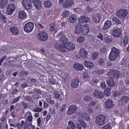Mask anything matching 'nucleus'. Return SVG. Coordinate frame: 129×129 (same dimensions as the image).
I'll return each instance as SVG.
<instances>
[{
	"label": "nucleus",
	"mask_w": 129,
	"mask_h": 129,
	"mask_svg": "<svg viewBox=\"0 0 129 129\" xmlns=\"http://www.w3.org/2000/svg\"><path fill=\"white\" fill-rule=\"evenodd\" d=\"M107 75L109 76V77H110V78L107 81V85H108V86H110L111 87H113V86L115 85L113 79L118 80L119 75H120V72L116 70L110 69L109 70Z\"/></svg>",
	"instance_id": "f257e3e1"
},
{
	"label": "nucleus",
	"mask_w": 129,
	"mask_h": 129,
	"mask_svg": "<svg viewBox=\"0 0 129 129\" xmlns=\"http://www.w3.org/2000/svg\"><path fill=\"white\" fill-rule=\"evenodd\" d=\"M117 57H119V49L115 47H112L109 55V59L110 61H115L117 59Z\"/></svg>",
	"instance_id": "f03ea898"
},
{
	"label": "nucleus",
	"mask_w": 129,
	"mask_h": 129,
	"mask_svg": "<svg viewBox=\"0 0 129 129\" xmlns=\"http://www.w3.org/2000/svg\"><path fill=\"white\" fill-rule=\"evenodd\" d=\"M106 120V117L104 115H99L96 117L95 122L97 125L102 126L105 124V121Z\"/></svg>",
	"instance_id": "7ed1b4c3"
},
{
	"label": "nucleus",
	"mask_w": 129,
	"mask_h": 129,
	"mask_svg": "<svg viewBox=\"0 0 129 129\" xmlns=\"http://www.w3.org/2000/svg\"><path fill=\"white\" fill-rule=\"evenodd\" d=\"M38 37L40 41L45 42V41H47V40H48V33L45 31H40L38 33Z\"/></svg>",
	"instance_id": "20e7f679"
},
{
	"label": "nucleus",
	"mask_w": 129,
	"mask_h": 129,
	"mask_svg": "<svg viewBox=\"0 0 129 129\" xmlns=\"http://www.w3.org/2000/svg\"><path fill=\"white\" fill-rule=\"evenodd\" d=\"M127 11L126 10H123L121 9L119 10L117 13L116 16L118 17V18H119L120 19H125V17L127 16Z\"/></svg>",
	"instance_id": "39448f33"
},
{
	"label": "nucleus",
	"mask_w": 129,
	"mask_h": 129,
	"mask_svg": "<svg viewBox=\"0 0 129 129\" xmlns=\"http://www.w3.org/2000/svg\"><path fill=\"white\" fill-rule=\"evenodd\" d=\"M34 29V23L32 22H28L24 26V31L26 33H31Z\"/></svg>",
	"instance_id": "423d86ee"
},
{
	"label": "nucleus",
	"mask_w": 129,
	"mask_h": 129,
	"mask_svg": "<svg viewBox=\"0 0 129 129\" xmlns=\"http://www.w3.org/2000/svg\"><path fill=\"white\" fill-rule=\"evenodd\" d=\"M22 4L26 10H31L33 7L31 0H22Z\"/></svg>",
	"instance_id": "0eeeda50"
},
{
	"label": "nucleus",
	"mask_w": 129,
	"mask_h": 129,
	"mask_svg": "<svg viewBox=\"0 0 129 129\" xmlns=\"http://www.w3.org/2000/svg\"><path fill=\"white\" fill-rule=\"evenodd\" d=\"M94 96L95 98L102 99V98H103L104 95L101 91L99 90H95L94 92Z\"/></svg>",
	"instance_id": "6e6552de"
},
{
	"label": "nucleus",
	"mask_w": 129,
	"mask_h": 129,
	"mask_svg": "<svg viewBox=\"0 0 129 129\" xmlns=\"http://www.w3.org/2000/svg\"><path fill=\"white\" fill-rule=\"evenodd\" d=\"M77 110V106L75 105H71L67 111V114H73L75 113V111Z\"/></svg>",
	"instance_id": "1a4fd4ad"
},
{
	"label": "nucleus",
	"mask_w": 129,
	"mask_h": 129,
	"mask_svg": "<svg viewBox=\"0 0 129 129\" xmlns=\"http://www.w3.org/2000/svg\"><path fill=\"white\" fill-rule=\"evenodd\" d=\"M16 10V6L15 4H11L9 5L7 7L8 15H12L14 12Z\"/></svg>",
	"instance_id": "9d476101"
},
{
	"label": "nucleus",
	"mask_w": 129,
	"mask_h": 129,
	"mask_svg": "<svg viewBox=\"0 0 129 129\" xmlns=\"http://www.w3.org/2000/svg\"><path fill=\"white\" fill-rule=\"evenodd\" d=\"M79 122H80V123H77V129H82V127H83L84 128H86V127H87V125L85 123V122L83 121V120L80 119H79Z\"/></svg>",
	"instance_id": "9b49d317"
},
{
	"label": "nucleus",
	"mask_w": 129,
	"mask_h": 129,
	"mask_svg": "<svg viewBox=\"0 0 129 129\" xmlns=\"http://www.w3.org/2000/svg\"><path fill=\"white\" fill-rule=\"evenodd\" d=\"M79 82H80V81L78 78L74 79L71 82V87L72 88H77L78 85H79Z\"/></svg>",
	"instance_id": "f8f14e48"
},
{
	"label": "nucleus",
	"mask_w": 129,
	"mask_h": 129,
	"mask_svg": "<svg viewBox=\"0 0 129 129\" xmlns=\"http://www.w3.org/2000/svg\"><path fill=\"white\" fill-rule=\"evenodd\" d=\"M112 35L115 38H119L121 36V31L118 28L115 29L112 32Z\"/></svg>",
	"instance_id": "ddd939ff"
},
{
	"label": "nucleus",
	"mask_w": 129,
	"mask_h": 129,
	"mask_svg": "<svg viewBox=\"0 0 129 129\" xmlns=\"http://www.w3.org/2000/svg\"><path fill=\"white\" fill-rule=\"evenodd\" d=\"M120 101H121V104L122 105H124L125 104H127L129 101V97L128 96L124 95L122 96L120 99Z\"/></svg>",
	"instance_id": "4468645a"
},
{
	"label": "nucleus",
	"mask_w": 129,
	"mask_h": 129,
	"mask_svg": "<svg viewBox=\"0 0 129 129\" xmlns=\"http://www.w3.org/2000/svg\"><path fill=\"white\" fill-rule=\"evenodd\" d=\"M113 101L111 99L107 100L105 103V108L106 109H109V108L113 107Z\"/></svg>",
	"instance_id": "2eb2a0df"
},
{
	"label": "nucleus",
	"mask_w": 129,
	"mask_h": 129,
	"mask_svg": "<svg viewBox=\"0 0 129 129\" xmlns=\"http://www.w3.org/2000/svg\"><path fill=\"white\" fill-rule=\"evenodd\" d=\"M88 55V52L85 49L81 48L80 50V56L83 59H85V58H87V55Z\"/></svg>",
	"instance_id": "dca6fc26"
},
{
	"label": "nucleus",
	"mask_w": 129,
	"mask_h": 129,
	"mask_svg": "<svg viewBox=\"0 0 129 129\" xmlns=\"http://www.w3.org/2000/svg\"><path fill=\"white\" fill-rule=\"evenodd\" d=\"M111 26H112V23H111V21L109 20H107L105 22L104 26L102 28V30H104V31H106L107 30H108V29H109V28H110Z\"/></svg>",
	"instance_id": "f3484780"
},
{
	"label": "nucleus",
	"mask_w": 129,
	"mask_h": 129,
	"mask_svg": "<svg viewBox=\"0 0 129 129\" xmlns=\"http://www.w3.org/2000/svg\"><path fill=\"white\" fill-rule=\"evenodd\" d=\"M102 18V14L100 13L96 16L93 17V21L95 23V24H97L98 23H100V20Z\"/></svg>",
	"instance_id": "a211bd4d"
},
{
	"label": "nucleus",
	"mask_w": 129,
	"mask_h": 129,
	"mask_svg": "<svg viewBox=\"0 0 129 129\" xmlns=\"http://www.w3.org/2000/svg\"><path fill=\"white\" fill-rule=\"evenodd\" d=\"M33 4L37 10H41L42 9V3L40 0H33Z\"/></svg>",
	"instance_id": "6ab92c4d"
},
{
	"label": "nucleus",
	"mask_w": 129,
	"mask_h": 129,
	"mask_svg": "<svg viewBox=\"0 0 129 129\" xmlns=\"http://www.w3.org/2000/svg\"><path fill=\"white\" fill-rule=\"evenodd\" d=\"M66 48L70 51H73L75 49V45L72 42H68L66 44Z\"/></svg>",
	"instance_id": "aec40b11"
},
{
	"label": "nucleus",
	"mask_w": 129,
	"mask_h": 129,
	"mask_svg": "<svg viewBox=\"0 0 129 129\" xmlns=\"http://www.w3.org/2000/svg\"><path fill=\"white\" fill-rule=\"evenodd\" d=\"M74 5V1L71 0V1H67L64 4H63V7L64 9H67V8H70V7H72Z\"/></svg>",
	"instance_id": "412c9836"
},
{
	"label": "nucleus",
	"mask_w": 129,
	"mask_h": 129,
	"mask_svg": "<svg viewBox=\"0 0 129 129\" xmlns=\"http://www.w3.org/2000/svg\"><path fill=\"white\" fill-rule=\"evenodd\" d=\"M77 20V16L75 15H72L69 18L68 22L71 23V24H75Z\"/></svg>",
	"instance_id": "4be33fe9"
},
{
	"label": "nucleus",
	"mask_w": 129,
	"mask_h": 129,
	"mask_svg": "<svg viewBox=\"0 0 129 129\" xmlns=\"http://www.w3.org/2000/svg\"><path fill=\"white\" fill-rule=\"evenodd\" d=\"M75 34L77 35H79L81 31H82V25L81 24H77L75 26Z\"/></svg>",
	"instance_id": "5701e85b"
},
{
	"label": "nucleus",
	"mask_w": 129,
	"mask_h": 129,
	"mask_svg": "<svg viewBox=\"0 0 129 129\" xmlns=\"http://www.w3.org/2000/svg\"><path fill=\"white\" fill-rule=\"evenodd\" d=\"M10 31L12 33L13 35L14 36H17V35H19V29L17 27H12L10 28Z\"/></svg>",
	"instance_id": "b1692460"
},
{
	"label": "nucleus",
	"mask_w": 129,
	"mask_h": 129,
	"mask_svg": "<svg viewBox=\"0 0 129 129\" xmlns=\"http://www.w3.org/2000/svg\"><path fill=\"white\" fill-rule=\"evenodd\" d=\"M90 21V18L85 17V16H82L79 19V22L82 23H87V22Z\"/></svg>",
	"instance_id": "393cba45"
},
{
	"label": "nucleus",
	"mask_w": 129,
	"mask_h": 129,
	"mask_svg": "<svg viewBox=\"0 0 129 129\" xmlns=\"http://www.w3.org/2000/svg\"><path fill=\"white\" fill-rule=\"evenodd\" d=\"M58 51L62 52V53L66 52V45L61 43L59 45V47L57 49Z\"/></svg>",
	"instance_id": "a878e982"
},
{
	"label": "nucleus",
	"mask_w": 129,
	"mask_h": 129,
	"mask_svg": "<svg viewBox=\"0 0 129 129\" xmlns=\"http://www.w3.org/2000/svg\"><path fill=\"white\" fill-rule=\"evenodd\" d=\"M18 17L20 20H24L27 18V14L24 11H21L19 13Z\"/></svg>",
	"instance_id": "bb28decb"
},
{
	"label": "nucleus",
	"mask_w": 129,
	"mask_h": 129,
	"mask_svg": "<svg viewBox=\"0 0 129 129\" xmlns=\"http://www.w3.org/2000/svg\"><path fill=\"white\" fill-rule=\"evenodd\" d=\"M8 0H1L0 2V8H1V9L6 8L7 7V5H8Z\"/></svg>",
	"instance_id": "cd10ccee"
},
{
	"label": "nucleus",
	"mask_w": 129,
	"mask_h": 129,
	"mask_svg": "<svg viewBox=\"0 0 129 129\" xmlns=\"http://www.w3.org/2000/svg\"><path fill=\"white\" fill-rule=\"evenodd\" d=\"M74 68H75V69H76V70H78L79 71L83 70V66L79 63L75 64L74 65Z\"/></svg>",
	"instance_id": "c85d7f7f"
},
{
	"label": "nucleus",
	"mask_w": 129,
	"mask_h": 129,
	"mask_svg": "<svg viewBox=\"0 0 129 129\" xmlns=\"http://www.w3.org/2000/svg\"><path fill=\"white\" fill-rule=\"evenodd\" d=\"M60 41L61 44L63 45H66L67 44V42H68V39L65 36H61L60 38Z\"/></svg>",
	"instance_id": "c756f323"
},
{
	"label": "nucleus",
	"mask_w": 129,
	"mask_h": 129,
	"mask_svg": "<svg viewBox=\"0 0 129 129\" xmlns=\"http://www.w3.org/2000/svg\"><path fill=\"white\" fill-rule=\"evenodd\" d=\"M84 65L88 68H92V67H93V63L90 61H87V60H85Z\"/></svg>",
	"instance_id": "7c9ffc66"
},
{
	"label": "nucleus",
	"mask_w": 129,
	"mask_h": 129,
	"mask_svg": "<svg viewBox=\"0 0 129 129\" xmlns=\"http://www.w3.org/2000/svg\"><path fill=\"white\" fill-rule=\"evenodd\" d=\"M88 33H89V29H88V27L86 26H84L83 28V30H82L83 35H84V36H86V35L88 34Z\"/></svg>",
	"instance_id": "2f4dec72"
},
{
	"label": "nucleus",
	"mask_w": 129,
	"mask_h": 129,
	"mask_svg": "<svg viewBox=\"0 0 129 129\" xmlns=\"http://www.w3.org/2000/svg\"><path fill=\"white\" fill-rule=\"evenodd\" d=\"M104 40L107 44H109V43L112 42V39L109 38L108 35H106L104 36Z\"/></svg>",
	"instance_id": "473e14b6"
},
{
	"label": "nucleus",
	"mask_w": 129,
	"mask_h": 129,
	"mask_svg": "<svg viewBox=\"0 0 129 129\" xmlns=\"http://www.w3.org/2000/svg\"><path fill=\"white\" fill-rule=\"evenodd\" d=\"M68 124L70 127H71L72 129H75L76 128V124L74 122V121L72 120H70L68 122Z\"/></svg>",
	"instance_id": "72a5a7b5"
},
{
	"label": "nucleus",
	"mask_w": 129,
	"mask_h": 129,
	"mask_svg": "<svg viewBox=\"0 0 129 129\" xmlns=\"http://www.w3.org/2000/svg\"><path fill=\"white\" fill-rule=\"evenodd\" d=\"M44 7L46 9H48L49 8H51L52 7V3L50 1H45L44 3Z\"/></svg>",
	"instance_id": "f704fd0d"
},
{
	"label": "nucleus",
	"mask_w": 129,
	"mask_h": 129,
	"mask_svg": "<svg viewBox=\"0 0 129 129\" xmlns=\"http://www.w3.org/2000/svg\"><path fill=\"white\" fill-rule=\"evenodd\" d=\"M82 117L85 120H89L90 116L87 113H83Z\"/></svg>",
	"instance_id": "c9c22d12"
},
{
	"label": "nucleus",
	"mask_w": 129,
	"mask_h": 129,
	"mask_svg": "<svg viewBox=\"0 0 129 129\" xmlns=\"http://www.w3.org/2000/svg\"><path fill=\"white\" fill-rule=\"evenodd\" d=\"M70 14L69 11H65L62 13L61 16L62 18H67L68 17H69Z\"/></svg>",
	"instance_id": "e433bc0d"
},
{
	"label": "nucleus",
	"mask_w": 129,
	"mask_h": 129,
	"mask_svg": "<svg viewBox=\"0 0 129 129\" xmlns=\"http://www.w3.org/2000/svg\"><path fill=\"white\" fill-rule=\"evenodd\" d=\"M105 95H106V96H109V95H110V94H111V92H110V89H109V88H107L104 92Z\"/></svg>",
	"instance_id": "4c0bfd02"
},
{
	"label": "nucleus",
	"mask_w": 129,
	"mask_h": 129,
	"mask_svg": "<svg viewBox=\"0 0 129 129\" xmlns=\"http://www.w3.org/2000/svg\"><path fill=\"white\" fill-rule=\"evenodd\" d=\"M99 56V53L98 52L95 51L93 54V59L94 60H96Z\"/></svg>",
	"instance_id": "58836bf2"
},
{
	"label": "nucleus",
	"mask_w": 129,
	"mask_h": 129,
	"mask_svg": "<svg viewBox=\"0 0 129 129\" xmlns=\"http://www.w3.org/2000/svg\"><path fill=\"white\" fill-rule=\"evenodd\" d=\"M21 97L19 96L17 98H14L12 102V104H15V103H16V102H18L20 99Z\"/></svg>",
	"instance_id": "ea45409f"
},
{
	"label": "nucleus",
	"mask_w": 129,
	"mask_h": 129,
	"mask_svg": "<svg viewBox=\"0 0 129 129\" xmlns=\"http://www.w3.org/2000/svg\"><path fill=\"white\" fill-rule=\"evenodd\" d=\"M98 63L100 66H103L104 65V60L102 58H99L98 59Z\"/></svg>",
	"instance_id": "a19ab883"
},
{
	"label": "nucleus",
	"mask_w": 129,
	"mask_h": 129,
	"mask_svg": "<svg viewBox=\"0 0 129 129\" xmlns=\"http://www.w3.org/2000/svg\"><path fill=\"white\" fill-rule=\"evenodd\" d=\"M84 100H85V101H87V102H88L91 101V100H92V98H91V97H90V96H86L84 97Z\"/></svg>",
	"instance_id": "79ce46f5"
},
{
	"label": "nucleus",
	"mask_w": 129,
	"mask_h": 129,
	"mask_svg": "<svg viewBox=\"0 0 129 129\" xmlns=\"http://www.w3.org/2000/svg\"><path fill=\"white\" fill-rule=\"evenodd\" d=\"M123 43L124 45H127L128 44V37H125L123 39Z\"/></svg>",
	"instance_id": "37998d69"
},
{
	"label": "nucleus",
	"mask_w": 129,
	"mask_h": 129,
	"mask_svg": "<svg viewBox=\"0 0 129 129\" xmlns=\"http://www.w3.org/2000/svg\"><path fill=\"white\" fill-rule=\"evenodd\" d=\"M112 20L113 22H114L117 25H119V24H120V21L116 17L113 18L112 19Z\"/></svg>",
	"instance_id": "c03bdc74"
},
{
	"label": "nucleus",
	"mask_w": 129,
	"mask_h": 129,
	"mask_svg": "<svg viewBox=\"0 0 129 129\" xmlns=\"http://www.w3.org/2000/svg\"><path fill=\"white\" fill-rule=\"evenodd\" d=\"M29 75V72L26 71H22L20 73V76H24L25 75Z\"/></svg>",
	"instance_id": "a18cd8bd"
},
{
	"label": "nucleus",
	"mask_w": 129,
	"mask_h": 129,
	"mask_svg": "<svg viewBox=\"0 0 129 129\" xmlns=\"http://www.w3.org/2000/svg\"><path fill=\"white\" fill-rule=\"evenodd\" d=\"M46 101L48 103H49V104H54V103H55V101L52 100L50 98H48L46 99Z\"/></svg>",
	"instance_id": "49530a36"
},
{
	"label": "nucleus",
	"mask_w": 129,
	"mask_h": 129,
	"mask_svg": "<svg viewBox=\"0 0 129 129\" xmlns=\"http://www.w3.org/2000/svg\"><path fill=\"white\" fill-rule=\"evenodd\" d=\"M50 32H55V24L54 23H51L50 25Z\"/></svg>",
	"instance_id": "de8ad7c7"
},
{
	"label": "nucleus",
	"mask_w": 129,
	"mask_h": 129,
	"mask_svg": "<svg viewBox=\"0 0 129 129\" xmlns=\"http://www.w3.org/2000/svg\"><path fill=\"white\" fill-rule=\"evenodd\" d=\"M104 72V71L101 69H99V70H96V73L97 74L102 75V74H103Z\"/></svg>",
	"instance_id": "09e8293b"
},
{
	"label": "nucleus",
	"mask_w": 129,
	"mask_h": 129,
	"mask_svg": "<svg viewBox=\"0 0 129 129\" xmlns=\"http://www.w3.org/2000/svg\"><path fill=\"white\" fill-rule=\"evenodd\" d=\"M102 129H111V125L109 124H107L103 126Z\"/></svg>",
	"instance_id": "8fccbe9b"
},
{
	"label": "nucleus",
	"mask_w": 129,
	"mask_h": 129,
	"mask_svg": "<svg viewBox=\"0 0 129 129\" xmlns=\"http://www.w3.org/2000/svg\"><path fill=\"white\" fill-rule=\"evenodd\" d=\"M78 41L80 43H82V42L84 41V37L82 36H80L78 38Z\"/></svg>",
	"instance_id": "3c124183"
},
{
	"label": "nucleus",
	"mask_w": 129,
	"mask_h": 129,
	"mask_svg": "<svg viewBox=\"0 0 129 129\" xmlns=\"http://www.w3.org/2000/svg\"><path fill=\"white\" fill-rule=\"evenodd\" d=\"M25 100H26V101H32V98L29 96H26L24 97Z\"/></svg>",
	"instance_id": "603ef678"
},
{
	"label": "nucleus",
	"mask_w": 129,
	"mask_h": 129,
	"mask_svg": "<svg viewBox=\"0 0 129 129\" xmlns=\"http://www.w3.org/2000/svg\"><path fill=\"white\" fill-rule=\"evenodd\" d=\"M54 95L56 99H60V94L58 93L57 92H55Z\"/></svg>",
	"instance_id": "864d4df0"
},
{
	"label": "nucleus",
	"mask_w": 129,
	"mask_h": 129,
	"mask_svg": "<svg viewBox=\"0 0 129 129\" xmlns=\"http://www.w3.org/2000/svg\"><path fill=\"white\" fill-rule=\"evenodd\" d=\"M86 11L88 13H90L93 11V9L92 8L90 7V6H88L86 8Z\"/></svg>",
	"instance_id": "5fc2aeb1"
},
{
	"label": "nucleus",
	"mask_w": 129,
	"mask_h": 129,
	"mask_svg": "<svg viewBox=\"0 0 129 129\" xmlns=\"http://www.w3.org/2000/svg\"><path fill=\"white\" fill-rule=\"evenodd\" d=\"M42 110H43L42 108H35V109H34L33 111H34V112H41V111H42Z\"/></svg>",
	"instance_id": "6e6d98bb"
},
{
	"label": "nucleus",
	"mask_w": 129,
	"mask_h": 129,
	"mask_svg": "<svg viewBox=\"0 0 129 129\" xmlns=\"http://www.w3.org/2000/svg\"><path fill=\"white\" fill-rule=\"evenodd\" d=\"M100 87L103 89H105V88H106V84L105 83H101L100 84Z\"/></svg>",
	"instance_id": "4d7b16f0"
},
{
	"label": "nucleus",
	"mask_w": 129,
	"mask_h": 129,
	"mask_svg": "<svg viewBox=\"0 0 129 129\" xmlns=\"http://www.w3.org/2000/svg\"><path fill=\"white\" fill-rule=\"evenodd\" d=\"M19 92V90L18 89H15L12 92V95H15V94H17Z\"/></svg>",
	"instance_id": "13d9d810"
},
{
	"label": "nucleus",
	"mask_w": 129,
	"mask_h": 129,
	"mask_svg": "<svg viewBox=\"0 0 129 129\" xmlns=\"http://www.w3.org/2000/svg\"><path fill=\"white\" fill-rule=\"evenodd\" d=\"M89 79V76L88 74H85L84 76V80L87 81Z\"/></svg>",
	"instance_id": "bf43d9fd"
},
{
	"label": "nucleus",
	"mask_w": 129,
	"mask_h": 129,
	"mask_svg": "<svg viewBox=\"0 0 129 129\" xmlns=\"http://www.w3.org/2000/svg\"><path fill=\"white\" fill-rule=\"evenodd\" d=\"M29 127V121H26L24 125V129H27Z\"/></svg>",
	"instance_id": "052dcab7"
},
{
	"label": "nucleus",
	"mask_w": 129,
	"mask_h": 129,
	"mask_svg": "<svg viewBox=\"0 0 129 129\" xmlns=\"http://www.w3.org/2000/svg\"><path fill=\"white\" fill-rule=\"evenodd\" d=\"M1 20H2L4 23H7V22L6 21V20H7V17H6L5 15H2Z\"/></svg>",
	"instance_id": "680f3d73"
},
{
	"label": "nucleus",
	"mask_w": 129,
	"mask_h": 129,
	"mask_svg": "<svg viewBox=\"0 0 129 129\" xmlns=\"http://www.w3.org/2000/svg\"><path fill=\"white\" fill-rule=\"evenodd\" d=\"M101 53H102L103 54H105V53H106L107 51H106V48H105V47H102L101 49Z\"/></svg>",
	"instance_id": "e2e57ef3"
},
{
	"label": "nucleus",
	"mask_w": 129,
	"mask_h": 129,
	"mask_svg": "<svg viewBox=\"0 0 129 129\" xmlns=\"http://www.w3.org/2000/svg\"><path fill=\"white\" fill-rule=\"evenodd\" d=\"M98 38L99 39H100L102 41H103V35L101 33H99V35L98 36Z\"/></svg>",
	"instance_id": "0e129e2a"
},
{
	"label": "nucleus",
	"mask_w": 129,
	"mask_h": 129,
	"mask_svg": "<svg viewBox=\"0 0 129 129\" xmlns=\"http://www.w3.org/2000/svg\"><path fill=\"white\" fill-rule=\"evenodd\" d=\"M5 80V75H2L0 76V82H3Z\"/></svg>",
	"instance_id": "69168bd1"
},
{
	"label": "nucleus",
	"mask_w": 129,
	"mask_h": 129,
	"mask_svg": "<svg viewBox=\"0 0 129 129\" xmlns=\"http://www.w3.org/2000/svg\"><path fill=\"white\" fill-rule=\"evenodd\" d=\"M68 0H59V3L61 5H63Z\"/></svg>",
	"instance_id": "338daca9"
},
{
	"label": "nucleus",
	"mask_w": 129,
	"mask_h": 129,
	"mask_svg": "<svg viewBox=\"0 0 129 129\" xmlns=\"http://www.w3.org/2000/svg\"><path fill=\"white\" fill-rule=\"evenodd\" d=\"M21 105H23L24 108H27L28 107V104H27L26 103H24V102H22Z\"/></svg>",
	"instance_id": "774afa93"
}]
</instances>
